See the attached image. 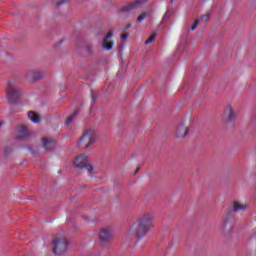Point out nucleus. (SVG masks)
<instances>
[{"instance_id":"nucleus-1","label":"nucleus","mask_w":256,"mask_h":256,"mask_svg":"<svg viewBox=\"0 0 256 256\" xmlns=\"http://www.w3.org/2000/svg\"><path fill=\"white\" fill-rule=\"evenodd\" d=\"M153 219H155V217L152 213L144 214L133 224L128 234L134 235V237H137L138 239H142V237H145V235H147L149 230L153 227Z\"/></svg>"},{"instance_id":"nucleus-2","label":"nucleus","mask_w":256,"mask_h":256,"mask_svg":"<svg viewBox=\"0 0 256 256\" xmlns=\"http://www.w3.org/2000/svg\"><path fill=\"white\" fill-rule=\"evenodd\" d=\"M238 115L239 113L237 112V110H235V107H233L232 104H227L222 115V121H224V123H226L227 125H231L235 123Z\"/></svg>"},{"instance_id":"nucleus-3","label":"nucleus","mask_w":256,"mask_h":256,"mask_svg":"<svg viewBox=\"0 0 256 256\" xmlns=\"http://www.w3.org/2000/svg\"><path fill=\"white\" fill-rule=\"evenodd\" d=\"M74 167H77L78 169L86 168L90 175H95V173H97V170H95L93 166L89 164L87 155L78 156L74 161Z\"/></svg>"},{"instance_id":"nucleus-4","label":"nucleus","mask_w":256,"mask_h":256,"mask_svg":"<svg viewBox=\"0 0 256 256\" xmlns=\"http://www.w3.org/2000/svg\"><path fill=\"white\" fill-rule=\"evenodd\" d=\"M67 245H69V242L65 238H56L53 242V253L55 255L67 253Z\"/></svg>"},{"instance_id":"nucleus-5","label":"nucleus","mask_w":256,"mask_h":256,"mask_svg":"<svg viewBox=\"0 0 256 256\" xmlns=\"http://www.w3.org/2000/svg\"><path fill=\"white\" fill-rule=\"evenodd\" d=\"M7 97L10 103H15L16 101H19V97H21V90L9 82L7 88Z\"/></svg>"},{"instance_id":"nucleus-6","label":"nucleus","mask_w":256,"mask_h":256,"mask_svg":"<svg viewBox=\"0 0 256 256\" xmlns=\"http://www.w3.org/2000/svg\"><path fill=\"white\" fill-rule=\"evenodd\" d=\"M95 143V132L93 130H88L85 134L81 137L79 145L83 147V149H87L90 145Z\"/></svg>"},{"instance_id":"nucleus-7","label":"nucleus","mask_w":256,"mask_h":256,"mask_svg":"<svg viewBox=\"0 0 256 256\" xmlns=\"http://www.w3.org/2000/svg\"><path fill=\"white\" fill-rule=\"evenodd\" d=\"M149 0H136V2L127 4L123 6L120 11L121 13H129V11H133V9H137L139 5H145Z\"/></svg>"},{"instance_id":"nucleus-8","label":"nucleus","mask_w":256,"mask_h":256,"mask_svg":"<svg viewBox=\"0 0 256 256\" xmlns=\"http://www.w3.org/2000/svg\"><path fill=\"white\" fill-rule=\"evenodd\" d=\"M42 145L45 151H53L55 149V139L49 137L42 138Z\"/></svg>"},{"instance_id":"nucleus-9","label":"nucleus","mask_w":256,"mask_h":256,"mask_svg":"<svg viewBox=\"0 0 256 256\" xmlns=\"http://www.w3.org/2000/svg\"><path fill=\"white\" fill-rule=\"evenodd\" d=\"M100 241H102V243H107V241H111V239H113V234L111 233V229L109 228H103L100 231Z\"/></svg>"},{"instance_id":"nucleus-10","label":"nucleus","mask_w":256,"mask_h":256,"mask_svg":"<svg viewBox=\"0 0 256 256\" xmlns=\"http://www.w3.org/2000/svg\"><path fill=\"white\" fill-rule=\"evenodd\" d=\"M189 132V127L185 126L184 123H181L176 128V137L178 139H184V137H187V133Z\"/></svg>"},{"instance_id":"nucleus-11","label":"nucleus","mask_w":256,"mask_h":256,"mask_svg":"<svg viewBox=\"0 0 256 256\" xmlns=\"http://www.w3.org/2000/svg\"><path fill=\"white\" fill-rule=\"evenodd\" d=\"M113 37V32H108L106 38L104 39L102 46L106 51H111L113 49V42L109 41Z\"/></svg>"},{"instance_id":"nucleus-12","label":"nucleus","mask_w":256,"mask_h":256,"mask_svg":"<svg viewBox=\"0 0 256 256\" xmlns=\"http://www.w3.org/2000/svg\"><path fill=\"white\" fill-rule=\"evenodd\" d=\"M43 77H45V74L37 71H31L27 74V78L31 79L32 81H39V79H43Z\"/></svg>"},{"instance_id":"nucleus-13","label":"nucleus","mask_w":256,"mask_h":256,"mask_svg":"<svg viewBox=\"0 0 256 256\" xmlns=\"http://www.w3.org/2000/svg\"><path fill=\"white\" fill-rule=\"evenodd\" d=\"M17 139H20L21 141H27V139H29V132H27V127L21 126L17 135Z\"/></svg>"},{"instance_id":"nucleus-14","label":"nucleus","mask_w":256,"mask_h":256,"mask_svg":"<svg viewBox=\"0 0 256 256\" xmlns=\"http://www.w3.org/2000/svg\"><path fill=\"white\" fill-rule=\"evenodd\" d=\"M246 209H249V205L243 204V203H239L237 201H235L233 203V211L235 213H237V211H246Z\"/></svg>"},{"instance_id":"nucleus-15","label":"nucleus","mask_w":256,"mask_h":256,"mask_svg":"<svg viewBox=\"0 0 256 256\" xmlns=\"http://www.w3.org/2000/svg\"><path fill=\"white\" fill-rule=\"evenodd\" d=\"M77 115H79V110H75L74 113L66 119L65 125L69 127L73 123V121L77 119Z\"/></svg>"},{"instance_id":"nucleus-16","label":"nucleus","mask_w":256,"mask_h":256,"mask_svg":"<svg viewBox=\"0 0 256 256\" xmlns=\"http://www.w3.org/2000/svg\"><path fill=\"white\" fill-rule=\"evenodd\" d=\"M28 118L30 121H33V123H39L40 121L39 115H37L35 112H29Z\"/></svg>"},{"instance_id":"nucleus-17","label":"nucleus","mask_w":256,"mask_h":256,"mask_svg":"<svg viewBox=\"0 0 256 256\" xmlns=\"http://www.w3.org/2000/svg\"><path fill=\"white\" fill-rule=\"evenodd\" d=\"M209 19H211V16L209 14H204L200 18V23H208Z\"/></svg>"},{"instance_id":"nucleus-18","label":"nucleus","mask_w":256,"mask_h":256,"mask_svg":"<svg viewBox=\"0 0 256 256\" xmlns=\"http://www.w3.org/2000/svg\"><path fill=\"white\" fill-rule=\"evenodd\" d=\"M69 0H53V4L56 7H61V5H64V3H67Z\"/></svg>"},{"instance_id":"nucleus-19","label":"nucleus","mask_w":256,"mask_h":256,"mask_svg":"<svg viewBox=\"0 0 256 256\" xmlns=\"http://www.w3.org/2000/svg\"><path fill=\"white\" fill-rule=\"evenodd\" d=\"M155 37H157V34L153 33L151 36L145 41V45H149L150 43H153L155 41Z\"/></svg>"},{"instance_id":"nucleus-20","label":"nucleus","mask_w":256,"mask_h":256,"mask_svg":"<svg viewBox=\"0 0 256 256\" xmlns=\"http://www.w3.org/2000/svg\"><path fill=\"white\" fill-rule=\"evenodd\" d=\"M145 17H147V14L143 13V14H140L137 18V22L138 23H141V21H143L145 19Z\"/></svg>"},{"instance_id":"nucleus-21","label":"nucleus","mask_w":256,"mask_h":256,"mask_svg":"<svg viewBox=\"0 0 256 256\" xmlns=\"http://www.w3.org/2000/svg\"><path fill=\"white\" fill-rule=\"evenodd\" d=\"M199 27V20H196L194 24L191 26V31H195Z\"/></svg>"},{"instance_id":"nucleus-22","label":"nucleus","mask_w":256,"mask_h":256,"mask_svg":"<svg viewBox=\"0 0 256 256\" xmlns=\"http://www.w3.org/2000/svg\"><path fill=\"white\" fill-rule=\"evenodd\" d=\"M91 99H92V103H95V101H97V93L95 92H91Z\"/></svg>"},{"instance_id":"nucleus-23","label":"nucleus","mask_w":256,"mask_h":256,"mask_svg":"<svg viewBox=\"0 0 256 256\" xmlns=\"http://www.w3.org/2000/svg\"><path fill=\"white\" fill-rule=\"evenodd\" d=\"M127 37H129L128 33L121 34L122 41H125V39H127Z\"/></svg>"},{"instance_id":"nucleus-24","label":"nucleus","mask_w":256,"mask_h":256,"mask_svg":"<svg viewBox=\"0 0 256 256\" xmlns=\"http://www.w3.org/2000/svg\"><path fill=\"white\" fill-rule=\"evenodd\" d=\"M169 17H171V12H166L164 15V19H169Z\"/></svg>"},{"instance_id":"nucleus-25","label":"nucleus","mask_w":256,"mask_h":256,"mask_svg":"<svg viewBox=\"0 0 256 256\" xmlns=\"http://www.w3.org/2000/svg\"><path fill=\"white\" fill-rule=\"evenodd\" d=\"M126 29H131V25H127V26H126Z\"/></svg>"},{"instance_id":"nucleus-26","label":"nucleus","mask_w":256,"mask_h":256,"mask_svg":"<svg viewBox=\"0 0 256 256\" xmlns=\"http://www.w3.org/2000/svg\"><path fill=\"white\" fill-rule=\"evenodd\" d=\"M3 125V122H0V127Z\"/></svg>"},{"instance_id":"nucleus-27","label":"nucleus","mask_w":256,"mask_h":256,"mask_svg":"<svg viewBox=\"0 0 256 256\" xmlns=\"http://www.w3.org/2000/svg\"><path fill=\"white\" fill-rule=\"evenodd\" d=\"M136 171H139V167L137 168V170Z\"/></svg>"}]
</instances>
